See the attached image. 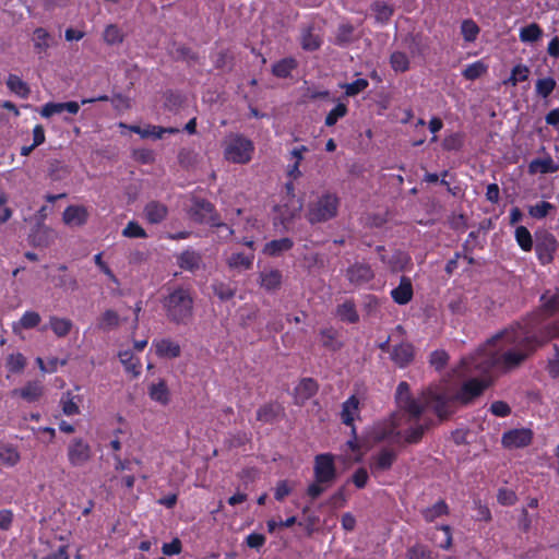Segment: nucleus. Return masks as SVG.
Segmentation results:
<instances>
[{
	"instance_id": "obj_31",
	"label": "nucleus",
	"mask_w": 559,
	"mask_h": 559,
	"mask_svg": "<svg viewBox=\"0 0 559 559\" xmlns=\"http://www.w3.org/2000/svg\"><path fill=\"white\" fill-rule=\"evenodd\" d=\"M43 392H44V386H43L41 382L32 381V382H28L21 390H14L13 394H20L21 397H23L27 402H35L43 395Z\"/></svg>"
},
{
	"instance_id": "obj_11",
	"label": "nucleus",
	"mask_w": 559,
	"mask_h": 559,
	"mask_svg": "<svg viewBox=\"0 0 559 559\" xmlns=\"http://www.w3.org/2000/svg\"><path fill=\"white\" fill-rule=\"evenodd\" d=\"M287 195L289 199L283 205L277 207L281 218L285 221H289L298 215L302 209V202L300 199L295 198L294 195V186L292 182L286 185Z\"/></svg>"
},
{
	"instance_id": "obj_55",
	"label": "nucleus",
	"mask_w": 559,
	"mask_h": 559,
	"mask_svg": "<svg viewBox=\"0 0 559 559\" xmlns=\"http://www.w3.org/2000/svg\"><path fill=\"white\" fill-rule=\"evenodd\" d=\"M369 83L366 79H358L352 83L342 85L347 96H355L368 87Z\"/></svg>"
},
{
	"instance_id": "obj_38",
	"label": "nucleus",
	"mask_w": 559,
	"mask_h": 559,
	"mask_svg": "<svg viewBox=\"0 0 559 559\" xmlns=\"http://www.w3.org/2000/svg\"><path fill=\"white\" fill-rule=\"evenodd\" d=\"M56 237V233L52 228L46 225H38L36 231L33 235V241L38 246H48Z\"/></svg>"
},
{
	"instance_id": "obj_19",
	"label": "nucleus",
	"mask_w": 559,
	"mask_h": 559,
	"mask_svg": "<svg viewBox=\"0 0 559 559\" xmlns=\"http://www.w3.org/2000/svg\"><path fill=\"white\" fill-rule=\"evenodd\" d=\"M32 41L36 53L41 56L53 45V37L47 29L38 27L33 32Z\"/></svg>"
},
{
	"instance_id": "obj_9",
	"label": "nucleus",
	"mask_w": 559,
	"mask_h": 559,
	"mask_svg": "<svg viewBox=\"0 0 559 559\" xmlns=\"http://www.w3.org/2000/svg\"><path fill=\"white\" fill-rule=\"evenodd\" d=\"M254 253L251 251H231L226 254L225 262L228 269L235 273H242L253 266Z\"/></svg>"
},
{
	"instance_id": "obj_45",
	"label": "nucleus",
	"mask_w": 559,
	"mask_h": 559,
	"mask_svg": "<svg viewBox=\"0 0 559 559\" xmlns=\"http://www.w3.org/2000/svg\"><path fill=\"white\" fill-rule=\"evenodd\" d=\"M554 209L555 206L551 203L540 201L534 205H530L527 211L531 217L542 219L546 217Z\"/></svg>"
},
{
	"instance_id": "obj_12",
	"label": "nucleus",
	"mask_w": 559,
	"mask_h": 559,
	"mask_svg": "<svg viewBox=\"0 0 559 559\" xmlns=\"http://www.w3.org/2000/svg\"><path fill=\"white\" fill-rule=\"evenodd\" d=\"M88 217V210L83 205H69L62 214V221L69 227H81L87 223Z\"/></svg>"
},
{
	"instance_id": "obj_39",
	"label": "nucleus",
	"mask_w": 559,
	"mask_h": 559,
	"mask_svg": "<svg viewBox=\"0 0 559 559\" xmlns=\"http://www.w3.org/2000/svg\"><path fill=\"white\" fill-rule=\"evenodd\" d=\"M479 27L472 19H465L461 23V34L466 43H474L479 35Z\"/></svg>"
},
{
	"instance_id": "obj_58",
	"label": "nucleus",
	"mask_w": 559,
	"mask_h": 559,
	"mask_svg": "<svg viewBox=\"0 0 559 559\" xmlns=\"http://www.w3.org/2000/svg\"><path fill=\"white\" fill-rule=\"evenodd\" d=\"M122 235L127 238H145L147 236L136 222H129L122 230Z\"/></svg>"
},
{
	"instance_id": "obj_57",
	"label": "nucleus",
	"mask_w": 559,
	"mask_h": 559,
	"mask_svg": "<svg viewBox=\"0 0 559 559\" xmlns=\"http://www.w3.org/2000/svg\"><path fill=\"white\" fill-rule=\"evenodd\" d=\"M372 11L374 12V17L380 23H385L392 15V9L385 3L377 2L372 7Z\"/></svg>"
},
{
	"instance_id": "obj_2",
	"label": "nucleus",
	"mask_w": 559,
	"mask_h": 559,
	"mask_svg": "<svg viewBox=\"0 0 559 559\" xmlns=\"http://www.w3.org/2000/svg\"><path fill=\"white\" fill-rule=\"evenodd\" d=\"M167 318L177 324H188L193 314V297L190 289L178 287L164 300Z\"/></svg>"
},
{
	"instance_id": "obj_35",
	"label": "nucleus",
	"mask_w": 559,
	"mask_h": 559,
	"mask_svg": "<svg viewBox=\"0 0 559 559\" xmlns=\"http://www.w3.org/2000/svg\"><path fill=\"white\" fill-rule=\"evenodd\" d=\"M7 86L11 92L22 98H27L31 92L28 85L15 74L8 76Z\"/></svg>"
},
{
	"instance_id": "obj_53",
	"label": "nucleus",
	"mask_w": 559,
	"mask_h": 559,
	"mask_svg": "<svg viewBox=\"0 0 559 559\" xmlns=\"http://www.w3.org/2000/svg\"><path fill=\"white\" fill-rule=\"evenodd\" d=\"M280 409V405L277 404H267L259 408L257 417L261 421L269 423L275 418Z\"/></svg>"
},
{
	"instance_id": "obj_54",
	"label": "nucleus",
	"mask_w": 559,
	"mask_h": 559,
	"mask_svg": "<svg viewBox=\"0 0 559 559\" xmlns=\"http://www.w3.org/2000/svg\"><path fill=\"white\" fill-rule=\"evenodd\" d=\"M347 114V107L344 104H337L325 117V124L328 127L334 126L338 119Z\"/></svg>"
},
{
	"instance_id": "obj_3",
	"label": "nucleus",
	"mask_w": 559,
	"mask_h": 559,
	"mask_svg": "<svg viewBox=\"0 0 559 559\" xmlns=\"http://www.w3.org/2000/svg\"><path fill=\"white\" fill-rule=\"evenodd\" d=\"M340 200L336 194L324 193L309 205L307 217L310 223H321L336 216Z\"/></svg>"
},
{
	"instance_id": "obj_47",
	"label": "nucleus",
	"mask_w": 559,
	"mask_h": 559,
	"mask_svg": "<svg viewBox=\"0 0 559 559\" xmlns=\"http://www.w3.org/2000/svg\"><path fill=\"white\" fill-rule=\"evenodd\" d=\"M530 69L525 64H516L512 71L510 78L506 81V84L515 86L520 82H524L528 79Z\"/></svg>"
},
{
	"instance_id": "obj_59",
	"label": "nucleus",
	"mask_w": 559,
	"mask_h": 559,
	"mask_svg": "<svg viewBox=\"0 0 559 559\" xmlns=\"http://www.w3.org/2000/svg\"><path fill=\"white\" fill-rule=\"evenodd\" d=\"M462 146V135L460 133H452L444 138L442 147L447 151H457Z\"/></svg>"
},
{
	"instance_id": "obj_46",
	"label": "nucleus",
	"mask_w": 559,
	"mask_h": 559,
	"mask_svg": "<svg viewBox=\"0 0 559 559\" xmlns=\"http://www.w3.org/2000/svg\"><path fill=\"white\" fill-rule=\"evenodd\" d=\"M60 404L64 415L73 416L80 414V407L75 402V397L70 392L62 394Z\"/></svg>"
},
{
	"instance_id": "obj_49",
	"label": "nucleus",
	"mask_w": 559,
	"mask_h": 559,
	"mask_svg": "<svg viewBox=\"0 0 559 559\" xmlns=\"http://www.w3.org/2000/svg\"><path fill=\"white\" fill-rule=\"evenodd\" d=\"M432 542L442 549H448L452 544L449 526H442L433 534Z\"/></svg>"
},
{
	"instance_id": "obj_13",
	"label": "nucleus",
	"mask_w": 559,
	"mask_h": 559,
	"mask_svg": "<svg viewBox=\"0 0 559 559\" xmlns=\"http://www.w3.org/2000/svg\"><path fill=\"white\" fill-rule=\"evenodd\" d=\"M346 276L355 286H362L373 278V271L368 264L355 263L348 267Z\"/></svg>"
},
{
	"instance_id": "obj_17",
	"label": "nucleus",
	"mask_w": 559,
	"mask_h": 559,
	"mask_svg": "<svg viewBox=\"0 0 559 559\" xmlns=\"http://www.w3.org/2000/svg\"><path fill=\"white\" fill-rule=\"evenodd\" d=\"M153 347L155 348L156 355L160 358H177L181 353L180 345L170 338L155 340Z\"/></svg>"
},
{
	"instance_id": "obj_30",
	"label": "nucleus",
	"mask_w": 559,
	"mask_h": 559,
	"mask_svg": "<svg viewBox=\"0 0 559 559\" xmlns=\"http://www.w3.org/2000/svg\"><path fill=\"white\" fill-rule=\"evenodd\" d=\"M559 170V166L555 164L550 156L544 158H535L528 165V173L534 174H549Z\"/></svg>"
},
{
	"instance_id": "obj_50",
	"label": "nucleus",
	"mask_w": 559,
	"mask_h": 559,
	"mask_svg": "<svg viewBox=\"0 0 559 559\" xmlns=\"http://www.w3.org/2000/svg\"><path fill=\"white\" fill-rule=\"evenodd\" d=\"M20 461L19 452L12 447L0 448V463L5 466H14Z\"/></svg>"
},
{
	"instance_id": "obj_21",
	"label": "nucleus",
	"mask_w": 559,
	"mask_h": 559,
	"mask_svg": "<svg viewBox=\"0 0 559 559\" xmlns=\"http://www.w3.org/2000/svg\"><path fill=\"white\" fill-rule=\"evenodd\" d=\"M414 358V348L408 343H401L393 347L391 352V359L399 367L407 366Z\"/></svg>"
},
{
	"instance_id": "obj_14",
	"label": "nucleus",
	"mask_w": 559,
	"mask_h": 559,
	"mask_svg": "<svg viewBox=\"0 0 559 559\" xmlns=\"http://www.w3.org/2000/svg\"><path fill=\"white\" fill-rule=\"evenodd\" d=\"M80 110V105L76 102H66V103H47L45 104L39 114L44 118H50L53 115H59L62 112H68L70 115H76Z\"/></svg>"
},
{
	"instance_id": "obj_60",
	"label": "nucleus",
	"mask_w": 559,
	"mask_h": 559,
	"mask_svg": "<svg viewBox=\"0 0 559 559\" xmlns=\"http://www.w3.org/2000/svg\"><path fill=\"white\" fill-rule=\"evenodd\" d=\"M265 536L259 533H251L246 537V544L249 548L259 550L265 544Z\"/></svg>"
},
{
	"instance_id": "obj_20",
	"label": "nucleus",
	"mask_w": 559,
	"mask_h": 559,
	"mask_svg": "<svg viewBox=\"0 0 559 559\" xmlns=\"http://www.w3.org/2000/svg\"><path fill=\"white\" fill-rule=\"evenodd\" d=\"M41 318L38 312L26 311L19 321L12 323V331L15 335L24 338L23 330L33 329L37 326Z\"/></svg>"
},
{
	"instance_id": "obj_10",
	"label": "nucleus",
	"mask_w": 559,
	"mask_h": 559,
	"mask_svg": "<svg viewBox=\"0 0 559 559\" xmlns=\"http://www.w3.org/2000/svg\"><path fill=\"white\" fill-rule=\"evenodd\" d=\"M533 439V432L527 428L512 429L502 435V444L507 449L527 447Z\"/></svg>"
},
{
	"instance_id": "obj_64",
	"label": "nucleus",
	"mask_w": 559,
	"mask_h": 559,
	"mask_svg": "<svg viewBox=\"0 0 559 559\" xmlns=\"http://www.w3.org/2000/svg\"><path fill=\"white\" fill-rule=\"evenodd\" d=\"M409 559H430V551L420 545L414 546L408 552Z\"/></svg>"
},
{
	"instance_id": "obj_27",
	"label": "nucleus",
	"mask_w": 559,
	"mask_h": 559,
	"mask_svg": "<svg viewBox=\"0 0 559 559\" xmlns=\"http://www.w3.org/2000/svg\"><path fill=\"white\" fill-rule=\"evenodd\" d=\"M118 358L128 373H131L133 377L140 376L141 361L130 349L120 350Z\"/></svg>"
},
{
	"instance_id": "obj_23",
	"label": "nucleus",
	"mask_w": 559,
	"mask_h": 559,
	"mask_svg": "<svg viewBox=\"0 0 559 559\" xmlns=\"http://www.w3.org/2000/svg\"><path fill=\"white\" fill-rule=\"evenodd\" d=\"M391 296L393 300L399 305H405L411 301L413 297V286L408 277L403 276L400 285L392 289Z\"/></svg>"
},
{
	"instance_id": "obj_48",
	"label": "nucleus",
	"mask_w": 559,
	"mask_h": 559,
	"mask_svg": "<svg viewBox=\"0 0 559 559\" xmlns=\"http://www.w3.org/2000/svg\"><path fill=\"white\" fill-rule=\"evenodd\" d=\"M487 71V66L483 61H475L463 70L462 74L466 80H476Z\"/></svg>"
},
{
	"instance_id": "obj_22",
	"label": "nucleus",
	"mask_w": 559,
	"mask_h": 559,
	"mask_svg": "<svg viewBox=\"0 0 559 559\" xmlns=\"http://www.w3.org/2000/svg\"><path fill=\"white\" fill-rule=\"evenodd\" d=\"M359 401L355 395H352L342 405V423L346 426H353L354 420L359 417Z\"/></svg>"
},
{
	"instance_id": "obj_15",
	"label": "nucleus",
	"mask_w": 559,
	"mask_h": 559,
	"mask_svg": "<svg viewBox=\"0 0 559 559\" xmlns=\"http://www.w3.org/2000/svg\"><path fill=\"white\" fill-rule=\"evenodd\" d=\"M395 452L389 449L381 450L377 455L373 456L370 463V471L373 476H378L381 473L391 468L395 461Z\"/></svg>"
},
{
	"instance_id": "obj_29",
	"label": "nucleus",
	"mask_w": 559,
	"mask_h": 559,
	"mask_svg": "<svg viewBox=\"0 0 559 559\" xmlns=\"http://www.w3.org/2000/svg\"><path fill=\"white\" fill-rule=\"evenodd\" d=\"M294 246V241L290 238H281L269 241L263 248V253L271 257H278L283 252L290 250Z\"/></svg>"
},
{
	"instance_id": "obj_51",
	"label": "nucleus",
	"mask_w": 559,
	"mask_h": 559,
	"mask_svg": "<svg viewBox=\"0 0 559 559\" xmlns=\"http://www.w3.org/2000/svg\"><path fill=\"white\" fill-rule=\"evenodd\" d=\"M26 365V359L21 353L11 354L7 358V368L12 373L21 372Z\"/></svg>"
},
{
	"instance_id": "obj_25",
	"label": "nucleus",
	"mask_w": 559,
	"mask_h": 559,
	"mask_svg": "<svg viewBox=\"0 0 559 559\" xmlns=\"http://www.w3.org/2000/svg\"><path fill=\"white\" fill-rule=\"evenodd\" d=\"M147 393L152 401L159 403L160 405H167L169 403L170 393L164 380L151 383L148 385Z\"/></svg>"
},
{
	"instance_id": "obj_40",
	"label": "nucleus",
	"mask_w": 559,
	"mask_h": 559,
	"mask_svg": "<svg viewBox=\"0 0 559 559\" xmlns=\"http://www.w3.org/2000/svg\"><path fill=\"white\" fill-rule=\"evenodd\" d=\"M120 324V317L114 310H106L98 319V328L100 330H111Z\"/></svg>"
},
{
	"instance_id": "obj_56",
	"label": "nucleus",
	"mask_w": 559,
	"mask_h": 559,
	"mask_svg": "<svg viewBox=\"0 0 559 559\" xmlns=\"http://www.w3.org/2000/svg\"><path fill=\"white\" fill-rule=\"evenodd\" d=\"M213 290L214 294L221 299V300H229L235 295V289L230 287L228 284H225L223 282L214 283L213 284Z\"/></svg>"
},
{
	"instance_id": "obj_6",
	"label": "nucleus",
	"mask_w": 559,
	"mask_h": 559,
	"mask_svg": "<svg viewBox=\"0 0 559 559\" xmlns=\"http://www.w3.org/2000/svg\"><path fill=\"white\" fill-rule=\"evenodd\" d=\"M559 248L556 237L547 231L537 234L535 250L542 264H549L554 260V254Z\"/></svg>"
},
{
	"instance_id": "obj_34",
	"label": "nucleus",
	"mask_w": 559,
	"mask_h": 559,
	"mask_svg": "<svg viewBox=\"0 0 559 559\" xmlns=\"http://www.w3.org/2000/svg\"><path fill=\"white\" fill-rule=\"evenodd\" d=\"M300 43L305 50H316L320 47L321 39L319 35L313 32V27L308 26L301 32Z\"/></svg>"
},
{
	"instance_id": "obj_4",
	"label": "nucleus",
	"mask_w": 559,
	"mask_h": 559,
	"mask_svg": "<svg viewBox=\"0 0 559 559\" xmlns=\"http://www.w3.org/2000/svg\"><path fill=\"white\" fill-rule=\"evenodd\" d=\"M253 144L242 135H230L225 140L224 155L231 163L246 164L251 159Z\"/></svg>"
},
{
	"instance_id": "obj_5",
	"label": "nucleus",
	"mask_w": 559,
	"mask_h": 559,
	"mask_svg": "<svg viewBox=\"0 0 559 559\" xmlns=\"http://www.w3.org/2000/svg\"><path fill=\"white\" fill-rule=\"evenodd\" d=\"M67 456L71 466L82 467L91 461L93 451L85 440L74 438L68 444Z\"/></svg>"
},
{
	"instance_id": "obj_8",
	"label": "nucleus",
	"mask_w": 559,
	"mask_h": 559,
	"mask_svg": "<svg viewBox=\"0 0 559 559\" xmlns=\"http://www.w3.org/2000/svg\"><path fill=\"white\" fill-rule=\"evenodd\" d=\"M336 477V471L333 456L330 454H320L314 461V478L318 483H332Z\"/></svg>"
},
{
	"instance_id": "obj_63",
	"label": "nucleus",
	"mask_w": 559,
	"mask_h": 559,
	"mask_svg": "<svg viewBox=\"0 0 559 559\" xmlns=\"http://www.w3.org/2000/svg\"><path fill=\"white\" fill-rule=\"evenodd\" d=\"M543 301V311L547 313H551L559 307V297L557 296H547L544 295L542 297Z\"/></svg>"
},
{
	"instance_id": "obj_36",
	"label": "nucleus",
	"mask_w": 559,
	"mask_h": 559,
	"mask_svg": "<svg viewBox=\"0 0 559 559\" xmlns=\"http://www.w3.org/2000/svg\"><path fill=\"white\" fill-rule=\"evenodd\" d=\"M124 34L116 24H109L104 29L103 39L107 45H120L123 41Z\"/></svg>"
},
{
	"instance_id": "obj_28",
	"label": "nucleus",
	"mask_w": 559,
	"mask_h": 559,
	"mask_svg": "<svg viewBox=\"0 0 559 559\" xmlns=\"http://www.w3.org/2000/svg\"><path fill=\"white\" fill-rule=\"evenodd\" d=\"M178 264L181 269L193 272L202 267V257L195 251H185L178 257Z\"/></svg>"
},
{
	"instance_id": "obj_33",
	"label": "nucleus",
	"mask_w": 559,
	"mask_h": 559,
	"mask_svg": "<svg viewBox=\"0 0 559 559\" xmlns=\"http://www.w3.org/2000/svg\"><path fill=\"white\" fill-rule=\"evenodd\" d=\"M72 326L73 323L69 319L59 318L56 316L49 318V328L58 337L67 336L70 333Z\"/></svg>"
},
{
	"instance_id": "obj_37",
	"label": "nucleus",
	"mask_w": 559,
	"mask_h": 559,
	"mask_svg": "<svg viewBox=\"0 0 559 559\" xmlns=\"http://www.w3.org/2000/svg\"><path fill=\"white\" fill-rule=\"evenodd\" d=\"M296 67L297 61L294 58H284L273 64L272 72L277 78H287Z\"/></svg>"
},
{
	"instance_id": "obj_41",
	"label": "nucleus",
	"mask_w": 559,
	"mask_h": 559,
	"mask_svg": "<svg viewBox=\"0 0 559 559\" xmlns=\"http://www.w3.org/2000/svg\"><path fill=\"white\" fill-rule=\"evenodd\" d=\"M515 240L523 251H531L533 248V238L530 230L524 226H518L514 233Z\"/></svg>"
},
{
	"instance_id": "obj_32",
	"label": "nucleus",
	"mask_w": 559,
	"mask_h": 559,
	"mask_svg": "<svg viewBox=\"0 0 559 559\" xmlns=\"http://www.w3.org/2000/svg\"><path fill=\"white\" fill-rule=\"evenodd\" d=\"M543 29L536 23H531L520 29L519 37L524 44H533L543 37Z\"/></svg>"
},
{
	"instance_id": "obj_1",
	"label": "nucleus",
	"mask_w": 559,
	"mask_h": 559,
	"mask_svg": "<svg viewBox=\"0 0 559 559\" xmlns=\"http://www.w3.org/2000/svg\"><path fill=\"white\" fill-rule=\"evenodd\" d=\"M557 336L559 321L552 325H540L535 319H527L510 324L474 355L463 359L460 374L468 376L471 379L455 395L429 390L420 397L413 399L409 385L401 382L395 393L399 412L391 418L374 424L370 438L393 443H400L402 440L408 443L418 442L429 425L421 417L425 407L432 408L439 417L448 416L452 402H469L489 385L495 371L507 372L518 368L539 346Z\"/></svg>"
},
{
	"instance_id": "obj_42",
	"label": "nucleus",
	"mask_w": 559,
	"mask_h": 559,
	"mask_svg": "<svg viewBox=\"0 0 559 559\" xmlns=\"http://www.w3.org/2000/svg\"><path fill=\"white\" fill-rule=\"evenodd\" d=\"M409 58L405 52L394 51L390 57V64L395 72H405L409 69Z\"/></svg>"
},
{
	"instance_id": "obj_62",
	"label": "nucleus",
	"mask_w": 559,
	"mask_h": 559,
	"mask_svg": "<svg viewBox=\"0 0 559 559\" xmlns=\"http://www.w3.org/2000/svg\"><path fill=\"white\" fill-rule=\"evenodd\" d=\"M490 412L498 417H506L510 415L511 408L506 402L496 401L491 403Z\"/></svg>"
},
{
	"instance_id": "obj_26",
	"label": "nucleus",
	"mask_w": 559,
	"mask_h": 559,
	"mask_svg": "<svg viewBox=\"0 0 559 559\" xmlns=\"http://www.w3.org/2000/svg\"><path fill=\"white\" fill-rule=\"evenodd\" d=\"M167 215V207L156 201L148 202L144 207V216L151 224H158L165 219Z\"/></svg>"
},
{
	"instance_id": "obj_61",
	"label": "nucleus",
	"mask_w": 559,
	"mask_h": 559,
	"mask_svg": "<svg viewBox=\"0 0 559 559\" xmlns=\"http://www.w3.org/2000/svg\"><path fill=\"white\" fill-rule=\"evenodd\" d=\"M321 343L323 346L335 350L338 343L335 341V332L333 330H323L321 332Z\"/></svg>"
},
{
	"instance_id": "obj_18",
	"label": "nucleus",
	"mask_w": 559,
	"mask_h": 559,
	"mask_svg": "<svg viewBox=\"0 0 559 559\" xmlns=\"http://www.w3.org/2000/svg\"><path fill=\"white\" fill-rule=\"evenodd\" d=\"M282 272L276 269H265L259 274L261 287L269 292L278 289L282 284Z\"/></svg>"
},
{
	"instance_id": "obj_43",
	"label": "nucleus",
	"mask_w": 559,
	"mask_h": 559,
	"mask_svg": "<svg viewBox=\"0 0 559 559\" xmlns=\"http://www.w3.org/2000/svg\"><path fill=\"white\" fill-rule=\"evenodd\" d=\"M556 80L551 76L543 78L536 81V94L543 98H547L556 88Z\"/></svg>"
},
{
	"instance_id": "obj_24",
	"label": "nucleus",
	"mask_w": 559,
	"mask_h": 559,
	"mask_svg": "<svg viewBox=\"0 0 559 559\" xmlns=\"http://www.w3.org/2000/svg\"><path fill=\"white\" fill-rule=\"evenodd\" d=\"M317 383L312 379H302L295 388V401L297 404H304L316 394Z\"/></svg>"
},
{
	"instance_id": "obj_44",
	"label": "nucleus",
	"mask_w": 559,
	"mask_h": 559,
	"mask_svg": "<svg viewBox=\"0 0 559 559\" xmlns=\"http://www.w3.org/2000/svg\"><path fill=\"white\" fill-rule=\"evenodd\" d=\"M337 316L346 322L355 323L358 320V314L353 301H345L337 307Z\"/></svg>"
},
{
	"instance_id": "obj_7",
	"label": "nucleus",
	"mask_w": 559,
	"mask_h": 559,
	"mask_svg": "<svg viewBox=\"0 0 559 559\" xmlns=\"http://www.w3.org/2000/svg\"><path fill=\"white\" fill-rule=\"evenodd\" d=\"M195 219L200 222H209L216 227L217 236L222 240H227L234 233V230L226 224H216L212 217L213 206L206 201L195 202Z\"/></svg>"
},
{
	"instance_id": "obj_16",
	"label": "nucleus",
	"mask_w": 559,
	"mask_h": 559,
	"mask_svg": "<svg viewBox=\"0 0 559 559\" xmlns=\"http://www.w3.org/2000/svg\"><path fill=\"white\" fill-rule=\"evenodd\" d=\"M120 128L129 129L130 131L141 135L142 138H154V139H162L164 134L166 133H177L179 132L178 129L175 128H163V127H156V126H148L146 128H141L138 126H127L126 123H119Z\"/></svg>"
},
{
	"instance_id": "obj_52",
	"label": "nucleus",
	"mask_w": 559,
	"mask_h": 559,
	"mask_svg": "<svg viewBox=\"0 0 559 559\" xmlns=\"http://www.w3.org/2000/svg\"><path fill=\"white\" fill-rule=\"evenodd\" d=\"M448 507L444 501H438L432 507L427 508L423 511V515L426 521L432 522L435 519L447 513Z\"/></svg>"
}]
</instances>
